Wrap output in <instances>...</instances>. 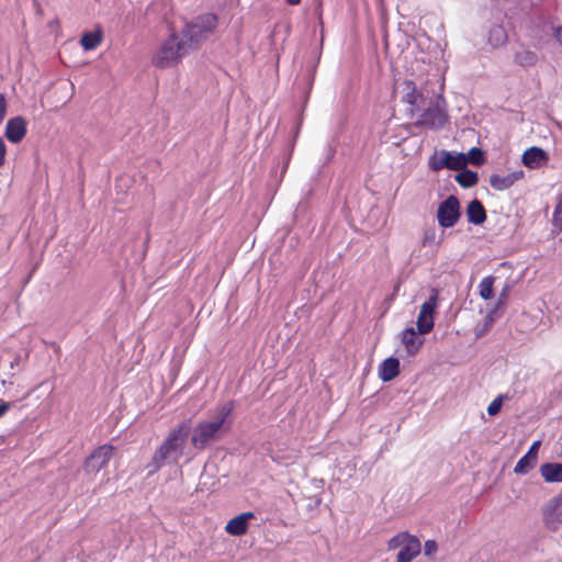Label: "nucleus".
<instances>
[{"label": "nucleus", "mask_w": 562, "mask_h": 562, "mask_svg": "<svg viewBox=\"0 0 562 562\" xmlns=\"http://www.w3.org/2000/svg\"><path fill=\"white\" fill-rule=\"evenodd\" d=\"M512 290L509 282L505 283L498 293L494 303H487V314L485 317V326H491L497 318H499L508 301V296Z\"/></svg>", "instance_id": "nucleus-10"}, {"label": "nucleus", "mask_w": 562, "mask_h": 562, "mask_svg": "<svg viewBox=\"0 0 562 562\" xmlns=\"http://www.w3.org/2000/svg\"><path fill=\"white\" fill-rule=\"evenodd\" d=\"M487 41L492 47L497 48L507 42V33L502 25H494L490 29Z\"/></svg>", "instance_id": "nucleus-25"}, {"label": "nucleus", "mask_w": 562, "mask_h": 562, "mask_svg": "<svg viewBox=\"0 0 562 562\" xmlns=\"http://www.w3.org/2000/svg\"><path fill=\"white\" fill-rule=\"evenodd\" d=\"M555 38L560 43V45L562 46V26L557 27V30H555Z\"/></svg>", "instance_id": "nucleus-37"}, {"label": "nucleus", "mask_w": 562, "mask_h": 562, "mask_svg": "<svg viewBox=\"0 0 562 562\" xmlns=\"http://www.w3.org/2000/svg\"><path fill=\"white\" fill-rule=\"evenodd\" d=\"M468 162H471L473 165H481L483 162V153L481 149L474 147L469 150V153L465 155Z\"/></svg>", "instance_id": "nucleus-31"}, {"label": "nucleus", "mask_w": 562, "mask_h": 562, "mask_svg": "<svg viewBox=\"0 0 562 562\" xmlns=\"http://www.w3.org/2000/svg\"><path fill=\"white\" fill-rule=\"evenodd\" d=\"M554 212L559 215V214H562V202L560 204L557 205Z\"/></svg>", "instance_id": "nucleus-38"}, {"label": "nucleus", "mask_w": 562, "mask_h": 562, "mask_svg": "<svg viewBox=\"0 0 562 562\" xmlns=\"http://www.w3.org/2000/svg\"><path fill=\"white\" fill-rule=\"evenodd\" d=\"M102 30L97 27L94 31L85 32L80 38V44L85 50L95 49L102 42Z\"/></svg>", "instance_id": "nucleus-22"}, {"label": "nucleus", "mask_w": 562, "mask_h": 562, "mask_svg": "<svg viewBox=\"0 0 562 562\" xmlns=\"http://www.w3.org/2000/svg\"><path fill=\"white\" fill-rule=\"evenodd\" d=\"M494 282H495V277H493V276L484 277L480 281V283L477 285V291H479V295L482 300L490 302L494 299V296H495Z\"/></svg>", "instance_id": "nucleus-24"}, {"label": "nucleus", "mask_w": 562, "mask_h": 562, "mask_svg": "<svg viewBox=\"0 0 562 562\" xmlns=\"http://www.w3.org/2000/svg\"><path fill=\"white\" fill-rule=\"evenodd\" d=\"M525 176L522 170H516L507 175L493 173L490 177V184L497 191L509 189L515 182L522 179Z\"/></svg>", "instance_id": "nucleus-15"}, {"label": "nucleus", "mask_w": 562, "mask_h": 562, "mask_svg": "<svg viewBox=\"0 0 562 562\" xmlns=\"http://www.w3.org/2000/svg\"><path fill=\"white\" fill-rule=\"evenodd\" d=\"M542 517L546 527L557 530L562 525V494L550 498L542 507Z\"/></svg>", "instance_id": "nucleus-8"}, {"label": "nucleus", "mask_w": 562, "mask_h": 562, "mask_svg": "<svg viewBox=\"0 0 562 562\" xmlns=\"http://www.w3.org/2000/svg\"><path fill=\"white\" fill-rule=\"evenodd\" d=\"M192 52L180 33H171L155 50L151 61L158 68L177 66L184 56Z\"/></svg>", "instance_id": "nucleus-2"}, {"label": "nucleus", "mask_w": 562, "mask_h": 562, "mask_svg": "<svg viewBox=\"0 0 562 562\" xmlns=\"http://www.w3.org/2000/svg\"><path fill=\"white\" fill-rule=\"evenodd\" d=\"M216 26L217 16L213 13H205L187 23L180 35L189 44L190 49L194 50L213 34Z\"/></svg>", "instance_id": "nucleus-4"}, {"label": "nucleus", "mask_w": 562, "mask_h": 562, "mask_svg": "<svg viewBox=\"0 0 562 562\" xmlns=\"http://www.w3.org/2000/svg\"><path fill=\"white\" fill-rule=\"evenodd\" d=\"M467 215L469 222L475 225L482 224L486 220L485 210L482 203L477 200H473L469 203Z\"/></svg>", "instance_id": "nucleus-21"}, {"label": "nucleus", "mask_w": 562, "mask_h": 562, "mask_svg": "<svg viewBox=\"0 0 562 562\" xmlns=\"http://www.w3.org/2000/svg\"><path fill=\"white\" fill-rule=\"evenodd\" d=\"M290 5H296L301 2V0H285Z\"/></svg>", "instance_id": "nucleus-39"}, {"label": "nucleus", "mask_w": 562, "mask_h": 562, "mask_svg": "<svg viewBox=\"0 0 562 562\" xmlns=\"http://www.w3.org/2000/svg\"><path fill=\"white\" fill-rule=\"evenodd\" d=\"M11 404L4 401L0 402V418L10 409Z\"/></svg>", "instance_id": "nucleus-35"}, {"label": "nucleus", "mask_w": 562, "mask_h": 562, "mask_svg": "<svg viewBox=\"0 0 562 562\" xmlns=\"http://www.w3.org/2000/svg\"><path fill=\"white\" fill-rule=\"evenodd\" d=\"M5 137L9 142L20 143L26 134V121L22 116H14L7 122Z\"/></svg>", "instance_id": "nucleus-13"}, {"label": "nucleus", "mask_w": 562, "mask_h": 562, "mask_svg": "<svg viewBox=\"0 0 562 562\" xmlns=\"http://www.w3.org/2000/svg\"><path fill=\"white\" fill-rule=\"evenodd\" d=\"M553 223L554 225L560 229L562 231V214H557L555 212L553 213Z\"/></svg>", "instance_id": "nucleus-36"}, {"label": "nucleus", "mask_w": 562, "mask_h": 562, "mask_svg": "<svg viewBox=\"0 0 562 562\" xmlns=\"http://www.w3.org/2000/svg\"><path fill=\"white\" fill-rule=\"evenodd\" d=\"M396 92L403 102L411 105V112L418 110L424 102L423 93L417 90L416 85L412 80L398 82Z\"/></svg>", "instance_id": "nucleus-9"}, {"label": "nucleus", "mask_w": 562, "mask_h": 562, "mask_svg": "<svg viewBox=\"0 0 562 562\" xmlns=\"http://www.w3.org/2000/svg\"><path fill=\"white\" fill-rule=\"evenodd\" d=\"M540 441H535L529 448L528 452L518 460L514 468V472L516 474H526L530 469H532L536 465Z\"/></svg>", "instance_id": "nucleus-17"}, {"label": "nucleus", "mask_w": 562, "mask_h": 562, "mask_svg": "<svg viewBox=\"0 0 562 562\" xmlns=\"http://www.w3.org/2000/svg\"><path fill=\"white\" fill-rule=\"evenodd\" d=\"M401 363L395 357H389L379 366L378 374L383 382H390L400 373Z\"/></svg>", "instance_id": "nucleus-19"}, {"label": "nucleus", "mask_w": 562, "mask_h": 562, "mask_svg": "<svg viewBox=\"0 0 562 562\" xmlns=\"http://www.w3.org/2000/svg\"><path fill=\"white\" fill-rule=\"evenodd\" d=\"M443 240V236H437L435 228H428L424 233L423 245L427 247L439 246Z\"/></svg>", "instance_id": "nucleus-28"}, {"label": "nucleus", "mask_w": 562, "mask_h": 562, "mask_svg": "<svg viewBox=\"0 0 562 562\" xmlns=\"http://www.w3.org/2000/svg\"><path fill=\"white\" fill-rule=\"evenodd\" d=\"M549 160L548 154L536 146H532L525 150L522 154L521 161L529 169H537L544 166Z\"/></svg>", "instance_id": "nucleus-14"}, {"label": "nucleus", "mask_w": 562, "mask_h": 562, "mask_svg": "<svg viewBox=\"0 0 562 562\" xmlns=\"http://www.w3.org/2000/svg\"><path fill=\"white\" fill-rule=\"evenodd\" d=\"M506 398H508V396L504 394H499L497 397H495L487 406V414L491 416L497 415L502 409L504 400Z\"/></svg>", "instance_id": "nucleus-30"}, {"label": "nucleus", "mask_w": 562, "mask_h": 562, "mask_svg": "<svg viewBox=\"0 0 562 562\" xmlns=\"http://www.w3.org/2000/svg\"><path fill=\"white\" fill-rule=\"evenodd\" d=\"M537 59L538 57L533 52L525 48L520 49L515 55V60L520 66H532L536 64Z\"/></svg>", "instance_id": "nucleus-27"}, {"label": "nucleus", "mask_w": 562, "mask_h": 562, "mask_svg": "<svg viewBox=\"0 0 562 562\" xmlns=\"http://www.w3.org/2000/svg\"><path fill=\"white\" fill-rule=\"evenodd\" d=\"M7 108H8V104H7L5 95L3 93H0V124L2 123V121L4 120V117L7 115Z\"/></svg>", "instance_id": "nucleus-33"}, {"label": "nucleus", "mask_w": 562, "mask_h": 562, "mask_svg": "<svg viewBox=\"0 0 562 562\" xmlns=\"http://www.w3.org/2000/svg\"><path fill=\"white\" fill-rule=\"evenodd\" d=\"M252 518H255L252 512L241 513L228 520L225 531L232 536H241L247 532L248 521Z\"/></svg>", "instance_id": "nucleus-16"}, {"label": "nucleus", "mask_w": 562, "mask_h": 562, "mask_svg": "<svg viewBox=\"0 0 562 562\" xmlns=\"http://www.w3.org/2000/svg\"><path fill=\"white\" fill-rule=\"evenodd\" d=\"M5 154H7V146H5L2 137L0 136V167H2L4 165Z\"/></svg>", "instance_id": "nucleus-34"}, {"label": "nucleus", "mask_w": 562, "mask_h": 562, "mask_svg": "<svg viewBox=\"0 0 562 562\" xmlns=\"http://www.w3.org/2000/svg\"><path fill=\"white\" fill-rule=\"evenodd\" d=\"M420 550L422 543L419 539L412 535L403 548L398 551L396 562H412V560L420 553Z\"/></svg>", "instance_id": "nucleus-18"}, {"label": "nucleus", "mask_w": 562, "mask_h": 562, "mask_svg": "<svg viewBox=\"0 0 562 562\" xmlns=\"http://www.w3.org/2000/svg\"><path fill=\"white\" fill-rule=\"evenodd\" d=\"M540 473L546 482H562V463H543Z\"/></svg>", "instance_id": "nucleus-20"}, {"label": "nucleus", "mask_w": 562, "mask_h": 562, "mask_svg": "<svg viewBox=\"0 0 562 562\" xmlns=\"http://www.w3.org/2000/svg\"><path fill=\"white\" fill-rule=\"evenodd\" d=\"M113 454V447L110 445H103L97 448L90 457L86 460L85 469L88 472H99L104 468Z\"/></svg>", "instance_id": "nucleus-12"}, {"label": "nucleus", "mask_w": 562, "mask_h": 562, "mask_svg": "<svg viewBox=\"0 0 562 562\" xmlns=\"http://www.w3.org/2000/svg\"><path fill=\"white\" fill-rule=\"evenodd\" d=\"M456 181L463 188H470L477 182V173L471 170H461L456 176Z\"/></svg>", "instance_id": "nucleus-26"}, {"label": "nucleus", "mask_w": 562, "mask_h": 562, "mask_svg": "<svg viewBox=\"0 0 562 562\" xmlns=\"http://www.w3.org/2000/svg\"><path fill=\"white\" fill-rule=\"evenodd\" d=\"M448 120L446 102L441 95H436L428 108L420 114L417 125L427 128H440Z\"/></svg>", "instance_id": "nucleus-5"}, {"label": "nucleus", "mask_w": 562, "mask_h": 562, "mask_svg": "<svg viewBox=\"0 0 562 562\" xmlns=\"http://www.w3.org/2000/svg\"><path fill=\"white\" fill-rule=\"evenodd\" d=\"M232 411L233 404L224 403L215 408L209 419L198 423L191 437L193 447L202 450L218 440L229 428L228 417Z\"/></svg>", "instance_id": "nucleus-1"}, {"label": "nucleus", "mask_w": 562, "mask_h": 562, "mask_svg": "<svg viewBox=\"0 0 562 562\" xmlns=\"http://www.w3.org/2000/svg\"><path fill=\"white\" fill-rule=\"evenodd\" d=\"M467 165L468 159L464 154L448 150L436 151L429 159V167L435 171L443 168L459 171L464 169Z\"/></svg>", "instance_id": "nucleus-6"}, {"label": "nucleus", "mask_w": 562, "mask_h": 562, "mask_svg": "<svg viewBox=\"0 0 562 562\" xmlns=\"http://www.w3.org/2000/svg\"><path fill=\"white\" fill-rule=\"evenodd\" d=\"M411 533L408 532H400L392 537L387 542V549L389 550H395L397 548H403L405 542L411 538Z\"/></svg>", "instance_id": "nucleus-29"}, {"label": "nucleus", "mask_w": 562, "mask_h": 562, "mask_svg": "<svg viewBox=\"0 0 562 562\" xmlns=\"http://www.w3.org/2000/svg\"><path fill=\"white\" fill-rule=\"evenodd\" d=\"M438 547L436 541L434 540H427L424 546V553L425 555H431L437 551Z\"/></svg>", "instance_id": "nucleus-32"}, {"label": "nucleus", "mask_w": 562, "mask_h": 562, "mask_svg": "<svg viewBox=\"0 0 562 562\" xmlns=\"http://www.w3.org/2000/svg\"><path fill=\"white\" fill-rule=\"evenodd\" d=\"M437 307V296L431 295L420 306V311L417 317V329L419 334L429 333L434 327V314Z\"/></svg>", "instance_id": "nucleus-11"}, {"label": "nucleus", "mask_w": 562, "mask_h": 562, "mask_svg": "<svg viewBox=\"0 0 562 562\" xmlns=\"http://www.w3.org/2000/svg\"><path fill=\"white\" fill-rule=\"evenodd\" d=\"M189 428L184 424L171 431L153 458L155 470L160 469L167 462H177L183 454Z\"/></svg>", "instance_id": "nucleus-3"}, {"label": "nucleus", "mask_w": 562, "mask_h": 562, "mask_svg": "<svg viewBox=\"0 0 562 562\" xmlns=\"http://www.w3.org/2000/svg\"><path fill=\"white\" fill-rule=\"evenodd\" d=\"M460 217L459 200L454 195L448 196L442 201L437 210L438 223L443 228H449L456 225Z\"/></svg>", "instance_id": "nucleus-7"}, {"label": "nucleus", "mask_w": 562, "mask_h": 562, "mask_svg": "<svg viewBox=\"0 0 562 562\" xmlns=\"http://www.w3.org/2000/svg\"><path fill=\"white\" fill-rule=\"evenodd\" d=\"M423 335L424 334H419L418 329L416 331L413 327L406 328L402 333V341L407 348V351L417 350L419 348Z\"/></svg>", "instance_id": "nucleus-23"}]
</instances>
